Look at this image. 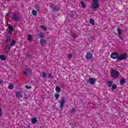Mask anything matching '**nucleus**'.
Returning <instances> with one entry per match:
<instances>
[{
    "instance_id": "nucleus-1",
    "label": "nucleus",
    "mask_w": 128,
    "mask_h": 128,
    "mask_svg": "<svg viewBox=\"0 0 128 128\" xmlns=\"http://www.w3.org/2000/svg\"><path fill=\"white\" fill-rule=\"evenodd\" d=\"M100 8V4H98V0H93V3L92 5V10L96 12V10Z\"/></svg>"
},
{
    "instance_id": "nucleus-2",
    "label": "nucleus",
    "mask_w": 128,
    "mask_h": 128,
    "mask_svg": "<svg viewBox=\"0 0 128 128\" xmlns=\"http://www.w3.org/2000/svg\"><path fill=\"white\" fill-rule=\"evenodd\" d=\"M110 76L113 78H118L120 76V72L112 69L110 70Z\"/></svg>"
},
{
    "instance_id": "nucleus-3",
    "label": "nucleus",
    "mask_w": 128,
    "mask_h": 128,
    "mask_svg": "<svg viewBox=\"0 0 128 128\" xmlns=\"http://www.w3.org/2000/svg\"><path fill=\"white\" fill-rule=\"evenodd\" d=\"M126 58H128V55L126 54H123L117 58V60H126Z\"/></svg>"
},
{
    "instance_id": "nucleus-4",
    "label": "nucleus",
    "mask_w": 128,
    "mask_h": 128,
    "mask_svg": "<svg viewBox=\"0 0 128 128\" xmlns=\"http://www.w3.org/2000/svg\"><path fill=\"white\" fill-rule=\"evenodd\" d=\"M23 74L25 76H28V74H32V70H30V69H26L24 70Z\"/></svg>"
},
{
    "instance_id": "nucleus-5",
    "label": "nucleus",
    "mask_w": 128,
    "mask_h": 128,
    "mask_svg": "<svg viewBox=\"0 0 128 128\" xmlns=\"http://www.w3.org/2000/svg\"><path fill=\"white\" fill-rule=\"evenodd\" d=\"M110 56L112 58H113V60H116V58L118 60V55L117 53L113 52L110 54Z\"/></svg>"
},
{
    "instance_id": "nucleus-6",
    "label": "nucleus",
    "mask_w": 128,
    "mask_h": 128,
    "mask_svg": "<svg viewBox=\"0 0 128 128\" xmlns=\"http://www.w3.org/2000/svg\"><path fill=\"white\" fill-rule=\"evenodd\" d=\"M10 48H12V47L10 46V44L6 45L5 48L6 54H8V52H10Z\"/></svg>"
},
{
    "instance_id": "nucleus-7",
    "label": "nucleus",
    "mask_w": 128,
    "mask_h": 128,
    "mask_svg": "<svg viewBox=\"0 0 128 128\" xmlns=\"http://www.w3.org/2000/svg\"><path fill=\"white\" fill-rule=\"evenodd\" d=\"M86 58H87V60H92V54L90 52H88L86 55Z\"/></svg>"
},
{
    "instance_id": "nucleus-8",
    "label": "nucleus",
    "mask_w": 128,
    "mask_h": 128,
    "mask_svg": "<svg viewBox=\"0 0 128 128\" xmlns=\"http://www.w3.org/2000/svg\"><path fill=\"white\" fill-rule=\"evenodd\" d=\"M88 82L90 84H96V79L94 78H90Z\"/></svg>"
},
{
    "instance_id": "nucleus-9",
    "label": "nucleus",
    "mask_w": 128,
    "mask_h": 128,
    "mask_svg": "<svg viewBox=\"0 0 128 128\" xmlns=\"http://www.w3.org/2000/svg\"><path fill=\"white\" fill-rule=\"evenodd\" d=\"M12 18L14 22H18V20H20V16L16 14H13Z\"/></svg>"
},
{
    "instance_id": "nucleus-10",
    "label": "nucleus",
    "mask_w": 128,
    "mask_h": 128,
    "mask_svg": "<svg viewBox=\"0 0 128 128\" xmlns=\"http://www.w3.org/2000/svg\"><path fill=\"white\" fill-rule=\"evenodd\" d=\"M16 96L18 98H22V93L20 92H16Z\"/></svg>"
},
{
    "instance_id": "nucleus-11",
    "label": "nucleus",
    "mask_w": 128,
    "mask_h": 128,
    "mask_svg": "<svg viewBox=\"0 0 128 128\" xmlns=\"http://www.w3.org/2000/svg\"><path fill=\"white\" fill-rule=\"evenodd\" d=\"M66 104V100L64 98H62V100L60 102V108H64V104Z\"/></svg>"
},
{
    "instance_id": "nucleus-12",
    "label": "nucleus",
    "mask_w": 128,
    "mask_h": 128,
    "mask_svg": "<svg viewBox=\"0 0 128 128\" xmlns=\"http://www.w3.org/2000/svg\"><path fill=\"white\" fill-rule=\"evenodd\" d=\"M40 44L41 46H44L46 44V41L44 39H40Z\"/></svg>"
},
{
    "instance_id": "nucleus-13",
    "label": "nucleus",
    "mask_w": 128,
    "mask_h": 128,
    "mask_svg": "<svg viewBox=\"0 0 128 128\" xmlns=\"http://www.w3.org/2000/svg\"><path fill=\"white\" fill-rule=\"evenodd\" d=\"M27 38H28V42H32V40H34L32 36L30 34H29L28 35Z\"/></svg>"
},
{
    "instance_id": "nucleus-14",
    "label": "nucleus",
    "mask_w": 128,
    "mask_h": 128,
    "mask_svg": "<svg viewBox=\"0 0 128 128\" xmlns=\"http://www.w3.org/2000/svg\"><path fill=\"white\" fill-rule=\"evenodd\" d=\"M37 36L39 38H44V34H43V33L41 32L38 34H37Z\"/></svg>"
},
{
    "instance_id": "nucleus-15",
    "label": "nucleus",
    "mask_w": 128,
    "mask_h": 128,
    "mask_svg": "<svg viewBox=\"0 0 128 128\" xmlns=\"http://www.w3.org/2000/svg\"><path fill=\"white\" fill-rule=\"evenodd\" d=\"M32 124H36L38 122V120L36 118H34L31 120Z\"/></svg>"
},
{
    "instance_id": "nucleus-16",
    "label": "nucleus",
    "mask_w": 128,
    "mask_h": 128,
    "mask_svg": "<svg viewBox=\"0 0 128 128\" xmlns=\"http://www.w3.org/2000/svg\"><path fill=\"white\" fill-rule=\"evenodd\" d=\"M8 88L9 90H14V84H10L8 86Z\"/></svg>"
},
{
    "instance_id": "nucleus-17",
    "label": "nucleus",
    "mask_w": 128,
    "mask_h": 128,
    "mask_svg": "<svg viewBox=\"0 0 128 128\" xmlns=\"http://www.w3.org/2000/svg\"><path fill=\"white\" fill-rule=\"evenodd\" d=\"M107 84L108 88H112V82L108 81L107 82Z\"/></svg>"
},
{
    "instance_id": "nucleus-18",
    "label": "nucleus",
    "mask_w": 128,
    "mask_h": 128,
    "mask_svg": "<svg viewBox=\"0 0 128 128\" xmlns=\"http://www.w3.org/2000/svg\"><path fill=\"white\" fill-rule=\"evenodd\" d=\"M0 59L1 60H6V56H4V55H0Z\"/></svg>"
},
{
    "instance_id": "nucleus-19",
    "label": "nucleus",
    "mask_w": 128,
    "mask_h": 128,
    "mask_svg": "<svg viewBox=\"0 0 128 128\" xmlns=\"http://www.w3.org/2000/svg\"><path fill=\"white\" fill-rule=\"evenodd\" d=\"M15 45H16V41H14V40H12L10 44H9V46H14Z\"/></svg>"
},
{
    "instance_id": "nucleus-20",
    "label": "nucleus",
    "mask_w": 128,
    "mask_h": 128,
    "mask_svg": "<svg viewBox=\"0 0 128 128\" xmlns=\"http://www.w3.org/2000/svg\"><path fill=\"white\" fill-rule=\"evenodd\" d=\"M40 28H42V30H45L46 32V30H48V28H47L46 26H40Z\"/></svg>"
},
{
    "instance_id": "nucleus-21",
    "label": "nucleus",
    "mask_w": 128,
    "mask_h": 128,
    "mask_svg": "<svg viewBox=\"0 0 128 128\" xmlns=\"http://www.w3.org/2000/svg\"><path fill=\"white\" fill-rule=\"evenodd\" d=\"M120 84H126V80L124 79H121L120 80Z\"/></svg>"
},
{
    "instance_id": "nucleus-22",
    "label": "nucleus",
    "mask_w": 128,
    "mask_h": 128,
    "mask_svg": "<svg viewBox=\"0 0 128 128\" xmlns=\"http://www.w3.org/2000/svg\"><path fill=\"white\" fill-rule=\"evenodd\" d=\"M10 38H11L10 36H8L7 38H6V44H8V43L10 42Z\"/></svg>"
},
{
    "instance_id": "nucleus-23",
    "label": "nucleus",
    "mask_w": 128,
    "mask_h": 128,
    "mask_svg": "<svg viewBox=\"0 0 128 128\" xmlns=\"http://www.w3.org/2000/svg\"><path fill=\"white\" fill-rule=\"evenodd\" d=\"M56 92H60V88L58 86H56Z\"/></svg>"
},
{
    "instance_id": "nucleus-24",
    "label": "nucleus",
    "mask_w": 128,
    "mask_h": 128,
    "mask_svg": "<svg viewBox=\"0 0 128 128\" xmlns=\"http://www.w3.org/2000/svg\"><path fill=\"white\" fill-rule=\"evenodd\" d=\"M60 94L56 93L54 94V97L56 100H58V98H60Z\"/></svg>"
},
{
    "instance_id": "nucleus-25",
    "label": "nucleus",
    "mask_w": 128,
    "mask_h": 128,
    "mask_svg": "<svg viewBox=\"0 0 128 128\" xmlns=\"http://www.w3.org/2000/svg\"><path fill=\"white\" fill-rule=\"evenodd\" d=\"M116 85L115 84H114L112 86V90H116Z\"/></svg>"
},
{
    "instance_id": "nucleus-26",
    "label": "nucleus",
    "mask_w": 128,
    "mask_h": 128,
    "mask_svg": "<svg viewBox=\"0 0 128 128\" xmlns=\"http://www.w3.org/2000/svg\"><path fill=\"white\" fill-rule=\"evenodd\" d=\"M90 22L92 24V26H94V19H90Z\"/></svg>"
},
{
    "instance_id": "nucleus-27",
    "label": "nucleus",
    "mask_w": 128,
    "mask_h": 128,
    "mask_svg": "<svg viewBox=\"0 0 128 128\" xmlns=\"http://www.w3.org/2000/svg\"><path fill=\"white\" fill-rule=\"evenodd\" d=\"M117 32L118 34H122V31L120 30V27H118Z\"/></svg>"
},
{
    "instance_id": "nucleus-28",
    "label": "nucleus",
    "mask_w": 128,
    "mask_h": 128,
    "mask_svg": "<svg viewBox=\"0 0 128 128\" xmlns=\"http://www.w3.org/2000/svg\"><path fill=\"white\" fill-rule=\"evenodd\" d=\"M81 6H82V8H86V5L84 2H81Z\"/></svg>"
},
{
    "instance_id": "nucleus-29",
    "label": "nucleus",
    "mask_w": 128,
    "mask_h": 128,
    "mask_svg": "<svg viewBox=\"0 0 128 128\" xmlns=\"http://www.w3.org/2000/svg\"><path fill=\"white\" fill-rule=\"evenodd\" d=\"M42 74L43 78H46V74L44 72H42Z\"/></svg>"
},
{
    "instance_id": "nucleus-30",
    "label": "nucleus",
    "mask_w": 128,
    "mask_h": 128,
    "mask_svg": "<svg viewBox=\"0 0 128 128\" xmlns=\"http://www.w3.org/2000/svg\"><path fill=\"white\" fill-rule=\"evenodd\" d=\"M52 8H53V10H54V12H58V10H60L58 8H56V7H52Z\"/></svg>"
},
{
    "instance_id": "nucleus-31",
    "label": "nucleus",
    "mask_w": 128,
    "mask_h": 128,
    "mask_svg": "<svg viewBox=\"0 0 128 128\" xmlns=\"http://www.w3.org/2000/svg\"><path fill=\"white\" fill-rule=\"evenodd\" d=\"M36 11L33 10H32V14H33V16H36Z\"/></svg>"
},
{
    "instance_id": "nucleus-32",
    "label": "nucleus",
    "mask_w": 128,
    "mask_h": 128,
    "mask_svg": "<svg viewBox=\"0 0 128 128\" xmlns=\"http://www.w3.org/2000/svg\"><path fill=\"white\" fill-rule=\"evenodd\" d=\"M26 58H32V55L30 54H27L26 55Z\"/></svg>"
},
{
    "instance_id": "nucleus-33",
    "label": "nucleus",
    "mask_w": 128,
    "mask_h": 128,
    "mask_svg": "<svg viewBox=\"0 0 128 128\" xmlns=\"http://www.w3.org/2000/svg\"><path fill=\"white\" fill-rule=\"evenodd\" d=\"M72 58V54H70L68 55V58L69 59H70V58Z\"/></svg>"
},
{
    "instance_id": "nucleus-34",
    "label": "nucleus",
    "mask_w": 128,
    "mask_h": 128,
    "mask_svg": "<svg viewBox=\"0 0 128 128\" xmlns=\"http://www.w3.org/2000/svg\"><path fill=\"white\" fill-rule=\"evenodd\" d=\"M72 114H74V112H76V108H73L71 110Z\"/></svg>"
},
{
    "instance_id": "nucleus-35",
    "label": "nucleus",
    "mask_w": 128,
    "mask_h": 128,
    "mask_svg": "<svg viewBox=\"0 0 128 128\" xmlns=\"http://www.w3.org/2000/svg\"><path fill=\"white\" fill-rule=\"evenodd\" d=\"M8 28L9 30H10L11 32H14V29L12 28V26H8Z\"/></svg>"
},
{
    "instance_id": "nucleus-36",
    "label": "nucleus",
    "mask_w": 128,
    "mask_h": 128,
    "mask_svg": "<svg viewBox=\"0 0 128 128\" xmlns=\"http://www.w3.org/2000/svg\"><path fill=\"white\" fill-rule=\"evenodd\" d=\"M48 78H52V74H48Z\"/></svg>"
},
{
    "instance_id": "nucleus-37",
    "label": "nucleus",
    "mask_w": 128,
    "mask_h": 128,
    "mask_svg": "<svg viewBox=\"0 0 128 128\" xmlns=\"http://www.w3.org/2000/svg\"><path fill=\"white\" fill-rule=\"evenodd\" d=\"M25 87L26 88H28V89H30V88H32V86H30L28 87V85H26V86H25Z\"/></svg>"
},
{
    "instance_id": "nucleus-38",
    "label": "nucleus",
    "mask_w": 128,
    "mask_h": 128,
    "mask_svg": "<svg viewBox=\"0 0 128 128\" xmlns=\"http://www.w3.org/2000/svg\"><path fill=\"white\" fill-rule=\"evenodd\" d=\"M35 8H36V10H38V8H40V7L38 6V4H36L35 6Z\"/></svg>"
},
{
    "instance_id": "nucleus-39",
    "label": "nucleus",
    "mask_w": 128,
    "mask_h": 128,
    "mask_svg": "<svg viewBox=\"0 0 128 128\" xmlns=\"http://www.w3.org/2000/svg\"><path fill=\"white\" fill-rule=\"evenodd\" d=\"M118 37L120 38V40H122V37L120 36V34H119V35L118 36Z\"/></svg>"
},
{
    "instance_id": "nucleus-40",
    "label": "nucleus",
    "mask_w": 128,
    "mask_h": 128,
    "mask_svg": "<svg viewBox=\"0 0 128 128\" xmlns=\"http://www.w3.org/2000/svg\"><path fill=\"white\" fill-rule=\"evenodd\" d=\"M2 109L0 108V116H2Z\"/></svg>"
},
{
    "instance_id": "nucleus-41",
    "label": "nucleus",
    "mask_w": 128,
    "mask_h": 128,
    "mask_svg": "<svg viewBox=\"0 0 128 128\" xmlns=\"http://www.w3.org/2000/svg\"><path fill=\"white\" fill-rule=\"evenodd\" d=\"M8 32L10 34H12V31H9Z\"/></svg>"
},
{
    "instance_id": "nucleus-42",
    "label": "nucleus",
    "mask_w": 128,
    "mask_h": 128,
    "mask_svg": "<svg viewBox=\"0 0 128 128\" xmlns=\"http://www.w3.org/2000/svg\"><path fill=\"white\" fill-rule=\"evenodd\" d=\"M72 38H76V35H72Z\"/></svg>"
},
{
    "instance_id": "nucleus-43",
    "label": "nucleus",
    "mask_w": 128,
    "mask_h": 128,
    "mask_svg": "<svg viewBox=\"0 0 128 128\" xmlns=\"http://www.w3.org/2000/svg\"><path fill=\"white\" fill-rule=\"evenodd\" d=\"M4 83V81L3 80H0V84H3Z\"/></svg>"
},
{
    "instance_id": "nucleus-44",
    "label": "nucleus",
    "mask_w": 128,
    "mask_h": 128,
    "mask_svg": "<svg viewBox=\"0 0 128 128\" xmlns=\"http://www.w3.org/2000/svg\"><path fill=\"white\" fill-rule=\"evenodd\" d=\"M24 96H26V92H24Z\"/></svg>"
},
{
    "instance_id": "nucleus-45",
    "label": "nucleus",
    "mask_w": 128,
    "mask_h": 128,
    "mask_svg": "<svg viewBox=\"0 0 128 128\" xmlns=\"http://www.w3.org/2000/svg\"><path fill=\"white\" fill-rule=\"evenodd\" d=\"M71 18H72V16Z\"/></svg>"
}]
</instances>
